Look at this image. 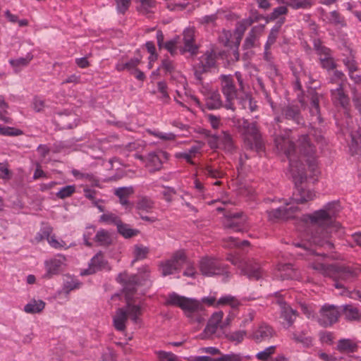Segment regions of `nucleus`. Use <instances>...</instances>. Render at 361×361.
Segmentation results:
<instances>
[{
	"label": "nucleus",
	"instance_id": "obj_4",
	"mask_svg": "<svg viewBox=\"0 0 361 361\" xmlns=\"http://www.w3.org/2000/svg\"><path fill=\"white\" fill-rule=\"evenodd\" d=\"M221 90L226 101L224 106L227 109L235 111L233 102L242 98L244 93V82L242 74L236 72L234 75H221L219 76Z\"/></svg>",
	"mask_w": 361,
	"mask_h": 361
},
{
	"label": "nucleus",
	"instance_id": "obj_42",
	"mask_svg": "<svg viewBox=\"0 0 361 361\" xmlns=\"http://www.w3.org/2000/svg\"><path fill=\"white\" fill-rule=\"evenodd\" d=\"M288 11L287 5L278 6L273 10L268 18L269 20H280V18H285L284 16L288 13Z\"/></svg>",
	"mask_w": 361,
	"mask_h": 361
},
{
	"label": "nucleus",
	"instance_id": "obj_34",
	"mask_svg": "<svg viewBox=\"0 0 361 361\" xmlns=\"http://www.w3.org/2000/svg\"><path fill=\"white\" fill-rule=\"evenodd\" d=\"M75 117L73 114H59L57 122L63 128H73L77 126Z\"/></svg>",
	"mask_w": 361,
	"mask_h": 361
},
{
	"label": "nucleus",
	"instance_id": "obj_60",
	"mask_svg": "<svg viewBox=\"0 0 361 361\" xmlns=\"http://www.w3.org/2000/svg\"><path fill=\"white\" fill-rule=\"evenodd\" d=\"M116 1L118 12L120 13H125L131 3V0H116Z\"/></svg>",
	"mask_w": 361,
	"mask_h": 361
},
{
	"label": "nucleus",
	"instance_id": "obj_15",
	"mask_svg": "<svg viewBox=\"0 0 361 361\" xmlns=\"http://www.w3.org/2000/svg\"><path fill=\"white\" fill-rule=\"evenodd\" d=\"M225 228L237 232H242L246 229L247 217L242 212H229L225 214Z\"/></svg>",
	"mask_w": 361,
	"mask_h": 361
},
{
	"label": "nucleus",
	"instance_id": "obj_8",
	"mask_svg": "<svg viewBox=\"0 0 361 361\" xmlns=\"http://www.w3.org/2000/svg\"><path fill=\"white\" fill-rule=\"evenodd\" d=\"M228 260L240 269V274L249 279L259 280L263 276L260 264L255 259H241L238 257L232 256Z\"/></svg>",
	"mask_w": 361,
	"mask_h": 361
},
{
	"label": "nucleus",
	"instance_id": "obj_58",
	"mask_svg": "<svg viewBox=\"0 0 361 361\" xmlns=\"http://www.w3.org/2000/svg\"><path fill=\"white\" fill-rule=\"evenodd\" d=\"M241 99L242 101L240 102L243 109H249L251 112L256 110L257 105L252 102V99L250 97L246 95L245 98L242 97Z\"/></svg>",
	"mask_w": 361,
	"mask_h": 361
},
{
	"label": "nucleus",
	"instance_id": "obj_40",
	"mask_svg": "<svg viewBox=\"0 0 361 361\" xmlns=\"http://www.w3.org/2000/svg\"><path fill=\"white\" fill-rule=\"evenodd\" d=\"M125 310L127 312V315L131 318L133 322L137 323L138 322L139 316L142 314V307L140 305H134L128 302Z\"/></svg>",
	"mask_w": 361,
	"mask_h": 361
},
{
	"label": "nucleus",
	"instance_id": "obj_62",
	"mask_svg": "<svg viewBox=\"0 0 361 361\" xmlns=\"http://www.w3.org/2000/svg\"><path fill=\"white\" fill-rule=\"evenodd\" d=\"M345 78V75L341 71L335 70L332 75L329 78V82L331 83H341Z\"/></svg>",
	"mask_w": 361,
	"mask_h": 361
},
{
	"label": "nucleus",
	"instance_id": "obj_19",
	"mask_svg": "<svg viewBox=\"0 0 361 361\" xmlns=\"http://www.w3.org/2000/svg\"><path fill=\"white\" fill-rule=\"evenodd\" d=\"M66 257L63 255H57L54 258L45 261L44 264L47 270L45 276L51 278L53 275L59 274L63 267L66 265Z\"/></svg>",
	"mask_w": 361,
	"mask_h": 361
},
{
	"label": "nucleus",
	"instance_id": "obj_32",
	"mask_svg": "<svg viewBox=\"0 0 361 361\" xmlns=\"http://www.w3.org/2000/svg\"><path fill=\"white\" fill-rule=\"evenodd\" d=\"M154 207V202L149 197H141L137 202L136 209L138 212H150Z\"/></svg>",
	"mask_w": 361,
	"mask_h": 361
},
{
	"label": "nucleus",
	"instance_id": "obj_6",
	"mask_svg": "<svg viewBox=\"0 0 361 361\" xmlns=\"http://www.w3.org/2000/svg\"><path fill=\"white\" fill-rule=\"evenodd\" d=\"M238 126L243 130L245 144L248 148L257 152L264 149V142L256 122L250 123L247 120L240 119Z\"/></svg>",
	"mask_w": 361,
	"mask_h": 361
},
{
	"label": "nucleus",
	"instance_id": "obj_59",
	"mask_svg": "<svg viewBox=\"0 0 361 361\" xmlns=\"http://www.w3.org/2000/svg\"><path fill=\"white\" fill-rule=\"evenodd\" d=\"M159 69H163L166 73H171L174 71L175 66L172 61L165 59L162 61Z\"/></svg>",
	"mask_w": 361,
	"mask_h": 361
},
{
	"label": "nucleus",
	"instance_id": "obj_20",
	"mask_svg": "<svg viewBox=\"0 0 361 361\" xmlns=\"http://www.w3.org/2000/svg\"><path fill=\"white\" fill-rule=\"evenodd\" d=\"M163 159H168V154L166 152H150L146 158V166L150 172L159 171L161 169Z\"/></svg>",
	"mask_w": 361,
	"mask_h": 361
},
{
	"label": "nucleus",
	"instance_id": "obj_17",
	"mask_svg": "<svg viewBox=\"0 0 361 361\" xmlns=\"http://www.w3.org/2000/svg\"><path fill=\"white\" fill-rule=\"evenodd\" d=\"M323 99V95L319 94L315 90L310 92V113L313 123H321L322 122V118L320 114V102Z\"/></svg>",
	"mask_w": 361,
	"mask_h": 361
},
{
	"label": "nucleus",
	"instance_id": "obj_49",
	"mask_svg": "<svg viewBox=\"0 0 361 361\" xmlns=\"http://www.w3.org/2000/svg\"><path fill=\"white\" fill-rule=\"evenodd\" d=\"M247 336V331L245 330H239L231 332L227 334V338L233 342H235L237 343H241L244 338Z\"/></svg>",
	"mask_w": 361,
	"mask_h": 361
},
{
	"label": "nucleus",
	"instance_id": "obj_56",
	"mask_svg": "<svg viewBox=\"0 0 361 361\" xmlns=\"http://www.w3.org/2000/svg\"><path fill=\"white\" fill-rule=\"evenodd\" d=\"M343 62L348 68V73L356 72L358 70L357 64L353 57H346L343 59Z\"/></svg>",
	"mask_w": 361,
	"mask_h": 361
},
{
	"label": "nucleus",
	"instance_id": "obj_30",
	"mask_svg": "<svg viewBox=\"0 0 361 361\" xmlns=\"http://www.w3.org/2000/svg\"><path fill=\"white\" fill-rule=\"evenodd\" d=\"M285 18H280V20H278L275 25L271 28L268 36L267 41L265 44H267V48H271V45L275 43L279 36L281 27L282 25L285 23Z\"/></svg>",
	"mask_w": 361,
	"mask_h": 361
},
{
	"label": "nucleus",
	"instance_id": "obj_29",
	"mask_svg": "<svg viewBox=\"0 0 361 361\" xmlns=\"http://www.w3.org/2000/svg\"><path fill=\"white\" fill-rule=\"evenodd\" d=\"M206 106L209 109H217L223 106L221 95L218 91H209L206 95Z\"/></svg>",
	"mask_w": 361,
	"mask_h": 361
},
{
	"label": "nucleus",
	"instance_id": "obj_47",
	"mask_svg": "<svg viewBox=\"0 0 361 361\" xmlns=\"http://www.w3.org/2000/svg\"><path fill=\"white\" fill-rule=\"evenodd\" d=\"M121 220V219H120L119 216L111 212L103 214L99 218L100 222L112 224L116 226H117L118 223H120Z\"/></svg>",
	"mask_w": 361,
	"mask_h": 361
},
{
	"label": "nucleus",
	"instance_id": "obj_11",
	"mask_svg": "<svg viewBox=\"0 0 361 361\" xmlns=\"http://www.w3.org/2000/svg\"><path fill=\"white\" fill-rule=\"evenodd\" d=\"M216 64V54L212 51H207L200 57L198 61L193 65L195 78L202 81V74L207 73Z\"/></svg>",
	"mask_w": 361,
	"mask_h": 361
},
{
	"label": "nucleus",
	"instance_id": "obj_63",
	"mask_svg": "<svg viewBox=\"0 0 361 361\" xmlns=\"http://www.w3.org/2000/svg\"><path fill=\"white\" fill-rule=\"evenodd\" d=\"M219 137V133L208 135V144L212 149L220 148Z\"/></svg>",
	"mask_w": 361,
	"mask_h": 361
},
{
	"label": "nucleus",
	"instance_id": "obj_12",
	"mask_svg": "<svg viewBox=\"0 0 361 361\" xmlns=\"http://www.w3.org/2000/svg\"><path fill=\"white\" fill-rule=\"evenodd\" d=\"M276 303L280 307V318L283 321L282 325L285 329H289L294 324L298 314L293 310L279 293H276Z\"/></svg>",
	"mask_w": 361,
	"mask_h": 361
},
{
	"label": "nucleus",
	"instance_id": "obj_13",
	"mask_svg": "<svg viewBox=\"0 0 361 361\" xmlns=\"http://www.w3.org/2000/svg\"><path fill=\"white\" fill-rule=\"evenodd\" d=\"M340 316L338 307L325 304L319 310L317 317V322L323 327H329L335 324Z\"/></svg>",
	"mask_w": 361,
	"mask_h": 361
},
{
	"label": "nucleus",
	"instance_id": "obj_21",
	"mask_svg": "<svg viewBox=\"0 0 361 361\" xmlns=\"http://www.w3.org/2000/svg\"><path fill=\"white\" fill-rule=\"evenodd\" d=\"M103 269H109L108 263L105 260L102 252H98L91 259L89 267L82 271V275H90Z\"/></svg>",
	"mask_w": 361,
	"mask_h": 361
},
{
	"label": "nucleus",
	"instance_id": "obj_61",
	"mask_svg": "<svg viewBox=\"0 0 361 361\" xmlns=\"http://www.w3.org/2000/svg\"><path fill=\"white\" fill-rule=\"evenodd\" d=\"M216 361H241V357L238 354H225L217 357Z\"/></svg>",
	"mask_w": 361,
	"mask_h": 361
},
{
	"label": "nucleus",
	"instance_id": "obj_57",
	"mask_svg": "<svg viewBox=\"0 0 361 361\" xmlns=\"http://www.w3.org/2000/svg\"><path fill=\"white\" fill-rule=\"evenodd\" d=\"M217 328L218 326L208 322L207 325L202 333V338H209L216 331Z\"/></svg>",
	"mask_w": 361,
	"mask_h": 361
},
{
	"label": "nucleus",
	"instance_id": "obj_39",
	"mask_svg": "<svg viewBox=\"0 0 361 361\" xmlns=\"http://www.w3.org/2000/svg\"><path fill=\"white\" fill-rule=\"evenodd\" d=\"M286 5L295 10H305L310 8L313 2L312 0H287Z\"/></svg>",
	"mask_w": 361,
	"mask_h": 361
},
{
	"label": "nucleus",
	"instance_id": "obj_16",
	"mask_svg": "<svg viewBox=\"0 0 361 361\" xmlns=\"http://www.w3.org/2000/svg\"><path fill=\"white\" fill-rule=\"evenodd\" d=\"M283 118L292 121L298 125L304 124L300 109L297 105L288 104L283 106L281 110V116L276 118L275 120L279 123L281 122Z\"/></svg>",
	"mask_w": 361,
	"mask_h": 361
},
{
	"label": "nucleus",
	"instance_id": "obj_3",
	"mask_svg": "<svg viewBox=\"0 0 361 361\" xmlns=\"http://www.w3.org/2000/svg\"><path fill=\"white\" fill-rule=\"evenodd\" d=\"M310 267L323 275L332 278L334 281V286L336 288L345 289L344 283L353 281L360 271L357 267L337 264L326 265L319 262L311 263Z\"/></svg>",
	"mask_w": 361,
	"mask_h": 361
},
{
	"label": "nucleus",
	"instance_id": "obj_48",
	"mask_svg": "<svg viewBox=\"0 0 361 361\" xmlns=\"http://www.w3.org/2000/svg\"><path fill=\"white\" fill-rule=\"evenodd\" d=\"M148 252V247H144L143 245H136L134 248V255L135 259L132 262V263L133 264L137 260L146 258Z\"/></svg>",
	"mask_w": 361,
	"mask_h": 361
},
{
	"label": "nucleus",
	"instance_id": "obj_23",
	"mask_svg": "<svg viewBox=\"0 0 361 361\" xmlns=\"http://www.w3.org/2000/svg\"><path fill=\"white\" fill-rule=\"evenodd\" d=\"M264 26L258 25L252 27L246 37L243 47L248 49L257 45L259 38L263 34Z\"/></svg>",
	"mask_w": 361,
	"mask_h": 361
},
{
	"label": "nucleus",
	"instance_id": "obj_27",
	"mask_svg": "<svg viewBox=\"0 0 361 361\" xmlns=\"http://www.w3.org/2000/svg\"><path fill=\"white\" fill-rule=\"evenodd\" d=\"M342 310L345 319L350 322L361 321V310L352 305L342 306Z\"/></svg>",
	"mask_w": 361,
	"mask_h": 361
},
{
	"label": "nucleus",
	"instance_id": "obj_41",
	"mask_svg": "<svg viewBox=\"0 0 361 361\" xmlns=\"http://www.w3.org/2000/svg\"><path fill=\"white\" fill-rule=\"evenodd\" d=\"M291 339L296 343H300L305 347H309L312 345V339L310 336H307L305 331L300 332H293L291 334Z\"/></svg>",
	"mask_w": 361,
	"mask_h": 361
},
{
	"label": "nucleus",
	"instance_id": "obj_51",
	"mask_svg": "<svg viewBox=\"0 0 361 361\" xmlns=\"http://www.w3.org/2000/svg\"><path fill=\"white\" fill-rule=\"evenodd\" d=\"M75 191L74 185H66L61 188L56 193V196L60 199H65L71 196Z\"/></svg>",
	"mask_w": 361,
	"mask_h": 361
},
{
	"label": "nucleus",
	"instance_id": "obj_9",
	"mask_svg": "<svg viewBox=\"0 0 361 361\" xmlns=\"http://www.w3.org/2000/svg\"><path fill=\"white\" fill-rule=\"evenodd\" d=\"M185 262V253L183 250H178L170 259L161 262L159 269L163 276H166L179 271Z\"/></svg>",
	"mask_w": 361,
	"mask_h": 361
},
{
	"label": "nucleus",
	"instance_id": "obj_10",
	"mask_svg": "<svg viewBox=\"0 0 361 361\" xmlns=\"http://www.w3.org/2000/svg\"><path fill=\"white\" fill-rule=\"evenodd\" d=\"M199 269L202 274L205 276H214L226 274L228 277V274L225 271L224 266L216 259L205 256L201 258L199 262Z\"/></svg>",
	"mask_w": 361,
	"mask_h": 361
},
{
	"label": "nucleus",
	"instance_id": "obj_14",
	"mask_svg": "<svg viewBox=\"0 0 361 361\" xmlns=\"http://www.w3.org/2000/svg\"><path fill=\"white\" fill-rule=\"evenodd\" d=\"M314 48L319 55L321 66L328 72L334 70L337 64L332 56L330 49L323 46L319 40L314 41Z\"/></svg>",
	"mask_w": 361,
	"mask_h": 361
},
{
	"label": "nucleus",
	"instance_id": "obj_36",
	"mask_svg": "<svg viewBox=\"0 0 361 361\" xmlns=\"http://www.w3.org/2000/svg\"><path fill=\"white\" fill-rule=\"evenodd\" d=\"M94 241L102 246H109L112 243L111 233L104 229L99 230L94 238Z\"/></svg>",
	"mask_w": 361,
	"mask_h": 361
},
{
	"label": "nucleus",
	"instance_id": "obj_2",
	"mask_svg": "<svg viewBox=\"0 0 361 361\" xmlns=\"http://www.w3.org/2000/svg\"><path fill=\"white\" fill-rule=\"evenodd\" d=\"M338 206L336 202H330L326 204L323 209L308 215L307 217L310 224V230L311 231V236L308 240L310 242L294 243V245L303 248L305 251L310 252V254L314 253L310 247V243L331 249L333 244L329 238L332 230L333 217L337 212L336 207Z\"/></svg>",
	"mask_w": 361,
	"mask_h": 361
},
{
	"label": "nucleus",
	"instance_id": "obj_24",
	"mask_svg": "<svg viewBox=\"0 0 361 361\" xmlns=\"http://www.w3.org/2000/svg\"><path fill=\"white\" fill-rule=\"evenodd\" d=\"M195 30L192 28H188L183 32L184 47L183 51H188L191 54H195L197 47L194 43Z\"/></svg>",
	"mask_w": 361,
	"mask_h": 361
},
{
	"label": "nucleus",
	"instance_id": "obj_50",
	"mask_svg": "<svg viewBox=\"0 0 361 361\" xmlns=\"http://www.w3.org/2000/svg\"><path fill=\"white\" fill-rule=\"evenodd\" d=\"M148 133L150 135H152L154 137L164 141L174 140L176 139V135L173 133H162L156 130H149Z\"/></svg>",
	"mask_w": 361,
	"mask_h": 361
},
{
	"label": "nucleus",
	"instance_id": "obj_55",
	"mask_svg": "<svg viewBox=\"0 0 361 361\" xmlns=\"http://www.w3.org/2000/svg\"><path fill=\"white\" fill-rule=\"evenodd\" d=\"M140 6L137 10L143 13L149 12V8H153L155 6V1L153 0H139Z\"/></svg>",
	"mask_w": 361,
	"mask_h": 361
},
{
	"label": "nucleus",
	"instance_id": "obj_64",
	"mask_svg": "<svg viewBox=\"0 0 361 361\" xmlns=\"http://www.w3.org/2000/svg\"><path fill=\"white\" fill-rule=\"evenodd\" d=\"M177 44L178 39L176 38L165 42V44L163 45V47L169 51L171 55H173L176 53Z\"/></svg>",
	"mask_w": 361,
	"mask_h": 361
},
{
	"label": "nucleus",
	"instance_id": "obj_38",
	"mask_svg": "<svg viewBox=\"0 0 361 361\" xmlns=\"http://www.w3.org/2000/svg\"><path fill=\"white\" fill-rule=\"evenodd\" d=\"M32 58L33 56L28 53L25 57H20L16 59H11L9 63L15 69V71L18 72L20 71L21 68L27 66L32 61Z\"/></svg>",
	"mask_w": 361,
	"mask_h": 361
},
{
	"label": "nucleus",
	"instance_id": "obj_37",
	"mask_svg": "<svg viewBox=\"0 0 361 361\" xmlns=\"http://www.w3.org/2000/svg\"><path fill=\"white\" fill-rule=\"evenodd\" d=\"M116 227L118 233H120L125 238H130L139 233V231L137 229L131 228L130 225L123 223L121 220L120 221V223H118V224L116 226Z\"/></svg>",
	"mask_w": 361,
	"mask_h": 361
},
{
	"label": "nucleus",
	"instance_id": "obj_18",
	"mask_svg": "<svg viewBox=\"0 0 361 361\" xmlns=\"http://www.w3.org/2000/svg\"><path fill=\"white\" fill-rule=\"evenodd\" d=\"M274 334V329L270 325L262 322L253 330L252 333L250 335V338L256 343H261L269 340Z\"/></svg>",
	"mask_w": 361,
	"mask_h": 361
},
{
	"label": "nucleus",
	"instance_id": "obj_45",
	"mask_svg": "<svg viewBox=\"0 0 361 361\" xmlns=\"http://www.w3.org/2000/svg\"><path fill=\"white\" fill-rule=\"evenodd\" d=\"M53 228L48 224H43L40 231L37 233L35 236V240L39 243L44 239H48L52 233Z\"/></svg>",
	"mask_w": 361,
	"mask_h": 361
},
{
	"label": "nucleus",
	"instance_id": "obj_54",
	"mask_svg": "<svg viewBox=\"0 0 361 361\" xmlns=\"http://www.w3.org/2000/svg\"><path fill=\"white\" fill-rule=\"evenodd\" d=\"M0 134L8 136H18L23 134L22 130L11 127H3L0 125Z\"/></svg>",
	"mask_w": 361,
	"mask_h": 361
},
{
	"label": "nucleus",
	"instance_id": "obj_1",
	"mask_svg": "<svg viewBox=\"0 0 361 361\" xmlns=\"http://www.w3.org/2000/svg\"><path fill=\"white\" fill-rule=\"evenodd\" d=\"M290 133V130H285L274 137L278 151L284 154L289 159V172L295 183V190L290 201L286 205L267 212L269 220L274 222L294 218L300 211L295 204H303L315 197L314 191L307 187L305 166L301 161L298 160L297 154L300 153L306 158L305 161L309 168L314 171L317 166L316 148L307 135H300L296 146Z\"/></svg>",
	"mask_w": 361,
	"mask_h": 361
},
{
	"label": "nucleus",
	"instance_id": "obj_44",
	"mask_svg": "<svg viewBox=\"0 0 361 361\" xmlns=\"http://www.w3.org/2000/svg\"><path fill=\"white\" fill-rule=\"evenodd\" d=\"M276 347L271 345L266 348L264 350L259 352L256 355V358L261 361H269L271 356L275 353Z\"/></svg>",
	"mask_w": 361,
	"mask_h": 361
},
{
	"label": "nucleus",
	"instance_id": "obj_5",
	"mask_svg": "<svg viewBox=\"0 0 361 361\" xmlns=\"http://www.w3.org/2000/svg\"><path fill=\"white\" fill-rule=\"evenodd\" d=\"M150 270L147 267L141 268L137 274L128 275L126 272L118 275L116 281L123 286L128 299L136 291L139 286L150 285Z\"/></svg>",
	"mask_w": 361,
	"mask_h": 361
},
{
	"label": "nucleus",
	"instance_id": "obj_31",
	"mask_svg": "<svg viewBox=\"0 0 361 361\" xmlns=\"http://www.w3.org/2000/svg\"><path fill=\"white\" fill-rule=\"evenodd\" d=\"M219 135V147L226 152H232L234 149L233 139L231 135L226 131H221Z\"/></svg>",
	"mask_w": 361,
	"mask_h": 361
},
{
	"label": "nucleus",
	"instance_id": "obj_43",
	"mask_svg": "<svg viewBox=\"0 0 361 361\" xmlns=\"http://www.w3.org/2000/svg\"><path fill=\"white\" fill-rule=\"evenodd\" d=\"M73 174L75 177L84 179L91 183L92 186H99V180L92 173H80L77 171H73Z\"/></svg>",
	"mask_w": 361,
	"mask_h": 361
},
{
	"label": "nucleus",
	"instance_id": "obj_26",
	"mask_svg": "<svg viewBox=\"0 0 361 361\" xmlns=\"http://www.w3.org/2000/svg\"><path fill=\"white\" fill-rule=\"evenodd\" d=\"M331 97L333 101L342 107L346 108L349 104V98L344 92L343 83H338V87L335 90H331Z\"/></svg>",
	"mask_w": 361,
	"mask_h": 361
},
{
	"label": "nucleus",
	"instance_id": "obj_7",
	"mask_svg": "<svg viewBox=\"0 0 361 361\" xmlns=\"http://www.w3.org/2000/svg\"><path fill=\"white\" fill-rule=\"evenodd\" d=\"M166 305L180 307L188 317H191L192 314L202 310V305L197 300L181 296L176 293H171L168 295Z\"/></svg>",
	"mask_w": 361,
	"mask_h": 361
},
{
	"label": "nucleus",
	"instance_id": "obj_35",
	"mask_svg": "<svg viewBox=\"0 0 361 361\" xmlns=\"http://www.w3.org/2000/svg\"><path fill=\"white\" fill-rule=\"evenodd\" d=\"M45 307V302L42 300H32L24 306V311L28 314H36L41 312Z\"/></svg>",
	"mask_w": 361,
	"mask_h": 361
},
{
	"label": "nucleus",
	"instance_id": "obj_33",
	"mask_svg": "<svg viewBox=\"0 0 361 361\" xmlns=\"http://www.w3.org/2000/svg\"><path fill=\"white\" fill-rule=\"evenodd\" d=\"M336 348L341 353H354L357 349V345L350 339L343 338L338 341Z\"/></svg>",
	"mask_w": 361,
	"mask_h": 361
},
{
	"label": "nucleus",
	"instance_id": "obj_22",
	"mask_svg": "<svg viewBox=\"0 0 361 361\" xmlns=\"http://www.w3.org/2000/svg\"><path fill=\"white\" fill-rule=\"evenodd\" d=\"M275 276L282 281L298 280L300 278V274L290 264H279L277 266Z\"/></svg>",
	"mask_w": 361,
	"mask_h": 361
},
{
	"label": "nucleus",
	"instance_id": "obj_53",
	"mask_svg": "<svg viewBox=\"0 0 361 361\" xmlns=\"http://www.w3.org/2000/svg\"><path fill=\"white\" fill-rule=\"evenodd\" d=\"M204 173L206 176H208L213 178H221L224 175V173L222 171L214 168L213 166H207L204 169Z\"/></svg>",
	"mask_w": 361,
	"mask_h": 361
},
{
	"label": "nucleus",
	"instance_id": "obj_25",
	"mask_svg": "<svg viewBox=\"0 0 361 361\" xmlns=\"http://www.w3.org/2000/svg\"><path fill=\"white\" fill-rule=\"evenodd\" d=\"M134 193L132 186L120 187L114 190V194L118 197L119 203L126 209L130 206L128 197Z\"/></svg>",
	"mask_w": 361,
	"mask_h": 361
},
{
	"label": "nucleus",
	"instance_id": "obj_28",
	"mask_svg": "<svg viewBox=\"0 0 361 361\" xmlns=\"http://www.w3.org/2000/svg\"><path fill=\"white\" fill-rule=\"evenodd\" d=\"M128 320L127 312L123 308H118L113 318V323L115 329L119 331L126 329V323Z\"/></svg>",
	"mask_w": 361,
	"mask_h": 361
},
{
	"label": "nucleus",
	"instance_id": "obj_46",
	"mask_svg": "<svg viewBox=\"0 0 361 361\" xmlns=\"http://www.w3.org/2000/svg\"><path fill=\"white\" fill-rule=\"evenodd\" d=\"M249 245L247 240H242L239 242L238 238L228 237L224 240V245L227 247L247 246Z\"/></svg>",
	"mask_w": 361,
	"mask_h": 361
},
{
	"label": "nucleus",
	"instance_id": "obj_52",
	"mask_svg": "<svg viewBox=\"0 0 361 361\" xmlns=\"http://www.w3.org/2000/svg\"><path fill=\"white\" fill-rule=\"evenodd\" d=\"M217 305H229L233 308H235L239 305V302L233 296L231 295H226L224 297H221L218 301Z\"/></svg>",
	"mask_w": 361,
	"mask_h": 361
}]
</instances>
